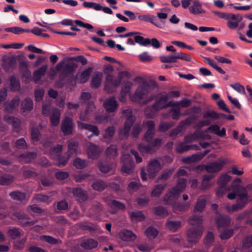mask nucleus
Returning <instances> with one entry per match:
<instances>
[{"mask_svg": "<svg viewBox=\"0 0 252 252\" xmlns=\"http://www.w3.org/2000/svg\"><path fill=\"white\" fill-rule=\"evenodd\" d=\"M168 96L167 94H162L152 105L148 106L144 110V114L148 118H154L159 110L171 105V102L167 103Z\"/></svg>", "mask_w": 252, "mask_h": 252, "instance_id": "f257e3e1", "label": "nucleus"}, {"mask_svg": "<svg viewBox=\"0 0 252 252\" xmlns=\"http://www.w3.org/2000/svg\"><path fill=\"white\" fill-rule=\"evenodd\" d=\"M186 178H180L175 186L173 187L164 197V203L166 205L172 204L177 200L180 194L183 192L187 186Z\"/></svg>", "mask_w": 252, "mask_h": 252, "instance_id": "f03ea898", "label": "nucleus"}, {"mask_svg": "<svg viewBox=\"0 0 252 252\" xmlns=\"http://www.w3.org/2000/svg\"><path fill=\"white\" fill-rule=\"evenodd\" d=\"M123 116L126 119L123 128L119 130V135L122 138H127L129 135L131 126L135 121V116L132 114L130 109H124L122 111Z\"/></svg>", "mask_w": 252, "mask_h": 252, "instance_id": "7ed1b4c3", "label": "nucleus"}, {"mask_svg": "<svg viewBox=\"0 0 252 252\" xmlns=\"http://www.w3.org/2000/svg\"><path fill=\"white\" fill-rule=\"evenodd\" d=\"M226 115L224 113H218L214 111H206L203 116L204 120L199 121L196 126L198 127L201 128L205 126H209L211 123L212 121L207 118H210L212 120H217L220 118H225Z\"/></svg>", "mask_w": 252, "mask_h": 252, "instance_id": "20e7f679", "label": "nucleus"}, {"mask_svg": "<svg viewBox=\"0 0 252 252\" xmlns=\"http://www.w3.org/2000/svg\"><path fill=\"white\" fill-rule=\"evenodd\" d=\"M150 90V86L146 82L141 83L137 88L135 94L130 96L132 101H139L144 98Z\"/></svg>", "mask_w": 252, "mask_h": 252, "instance_id": "39448f33", "label": "nucleus"}, {"mask_svg": "<svg viewBox=\"0 0 252 252\" xmlns=\"http://www.w3.org/2000/svg\"><path fill=\"white\" fill-rule=\"evenodd\" d=\"M13 216L17 219L18 224L23 227H27L33 225L37 221V220H32L29 221V216L23 212H16Z\"/></svg>", "mask_w": 252, "mask_h": 252, "instance_id": "423d86ee", "label": "nucleus"}, {"mask_svg": "<svg viewBox=\"0 0 252 252\" xmlns=\"http://www.w3.org/2000/svg\"><path fill=\"white\" fill-rule=\"evenodd\" d=\"M121 160L123 162L122 172L126 174H130L135 166L134 162L131 156L129 154H124L121 158Z\"/></svg>", "mask_w": 252, "mask_h": 252, "instance_id": "0eeeda50", "label": "nucleus"}, {"mask_svg": "<svg viewBox=\"0 0 252 252\" xmlns=\"http://www.w3.org/2000/svg\"><path fill=\"white\" fill-rule=\"evenodd\" d=\"M61 130L64 135H69L72 134L73 123L71 118L68 116L65 117L62 122Z\"/></svg>", "mask_w": 252, "mask_h": 252, "instance_id": "6e6552de", "label": "nucleus"}, {"mask_svg": "<svg viewBox=\"0 0 252 252\" xmlns=\"http://www.w3.org/2000/svg\"><path fill=\"white\" fill-rule=\"evenodd\" d=\"M64 64V61L59 62L56 66V70L60 71L63 69V72L68 75L73 73L77 68V65L74 63H68L63 66Z\"/></svg>", "mask_w": 252, "mask_h": 252, "instance_id": "1a4fd4ad", "label": "nucleus"}, {"mask_svg": "<svg viewBox=\"0 0 252 252\" xmlns=\"http://www.w3.org/2000/svg\"><path fill=\"white\" fill-rule=\"evenodd\" d=\"M203 229L201 226L192 227L187 233V237L190 242H195L202 235Z\"/></svg>", "mask_w": 252, "mask_h": 252, "instance_id": "9d476101", "label": "nucleus"}, {"mask_svg": "<svg viewBox=\"0 0 252 252\" xmlns=\"http://www.w3.org/2000/svg\"><path fill=\"white\" fill-rule=\"evenodd\" d=\"M119 78H115L114 76L108 74L106 77L104 89L108 92H111L114 88L119 86L121 84Z\"/></svg>", "mask_w": 252, "mask_h": 252, "instance_id": "9b49d317", "label": "nucleus"}, {"mask_svg": "<svg viewBox=\"0 0 252 252\" xmlns=\"http://www.w3.org/2000/svg\"><path fill=\"white\" fill-rule=\"evenodd\" d=\"M160 169V164L158 160L154 159L151 161L147 167L149 178L151 179L155 178Z\"/></svg>", "mask_w": 252, "mask_h": 252, "instance_id": "f8f14e48", "label": "nucleus"}, {"mask_svg": "<svg viewBox=\"0 0 252 252\" xmlns=\"http://www.w3.org/2000/svg\"><path fill=\"white\" fill-rule=\"evenodd\" d=\"M119 106L118 103L114 96L107 98L103 103V107L108 113L114 112Z\"/></svg>", "mask_w": 252, "mask_h": 252, "instance_id": "ddd939ff", "label": "nucleus"}, {"mask_svg": "<svg viewBox=\"0 0 252 252\" xmlns=\"http://www.w3.org/2000/svg\"><path fill=\"white\" fill-rule=\"evenodd\" d=\"M73 23H74L79 27L86 28L90 31L93 30L94 28L93 26L92 25L89 23H84L83 22L79 20H75L74 21H73L71 19H64L60 22V23L62 25L70 26L73 25Z\"/></svg>", "mask_w": 252, "mask_h": 252, "instance_id": "4468645a", "label": "nucleus"}, {"mask_svg": "<svg viewBox=\"0 0 252 252\" xmlns=\"http://www.w3.org/2000/svg\"><path fill=\"white\" fill-rule=\"evenodd\" d=\"M3 120L8 123L11 124L12 126L13 131L18 133L21 129V121L19 119L15 118L13 116H9L5 115Z\"/></svg>", "mask_w": 252, "mask_h": 252, "instance_id": "2eb2a0df", "label": "nucleus"}, {"mask_svg": "<svg viewBox=\"0 0 252 252\" xmlns=\"http://www.w3.org/2000/svg\"><path fill=\"white\" fill-rule=\"evenodd\" d=\"M225 162L223 160H220L219 161L212 162L206 165L205 169L209 173H216L220 171Z\"/></svg>", "mask_w": 252, "mask_h": 252, "instance_id": "dca6fc26", "label": "nucleus"}, {"mask_svg": "<svg viewBox=\"0 0 252 252\" xmlns=\"http://www.w3.org/2000/svg\"><path fill=\"white\" fill-rule=\"evenodd\" d=\"M77 124L79 129H86L89 131L92 132L95 136L99 135V131L98 130L97 126L92 124L82 123L79 121H77Z\"/></svg>", "mask_w": 252, "mask_h": 252, "instance_id": "f3484780", "label": "nucleus"}, {"mask_svg": "<svg viewBox=\"0 0 252 252\" xmlns=\"http://www.w3.org/2000/svg\"><path fill=\"white\" fill-rule=\"evenodd\" d=\"M16 61L13 57H7L3 59L2 66L6 72H11L15 67Z\"/></svg>", "mask_w": 252, "mask_h": 252, "instance_id": "a211bd4d", "label": "nucleus"}, {"mask_svg": "<svg viewBox=\"0 0 252 252\" xmlns=\"http://www.w3.org/2000/svg\"><path fill=\"white\" fill-rule=\"evenodd\" d=\"M73 196L79 201L83 202L88 198L87 192L80 188H75L72 189Z\"/></svg>", "mask_w": 252, "mask_h": 252, "instance_id": "6ab92c4d", "label": "nucleus"}, {"mask_svg": "<svg viewBox=\"0 0 252 252\" xmlns=\"http://www.w3.org/2000/svg\"><path fill=\"white\" fill-rule=\"evenodd\" d=\"M23 177L25 179L33 178L38 175L36 169L32 167L23 166L21 169Z\"/></svg>", "mask_w": 252, "mask_h": 252, "instance_id": "aec40b11", "label": "nucleus"}, {"mask_svg": "<svg viewBox=\"0 0 252 252\" xmlns=\"http://www.w3.org/2000/svg\"><path fill=\"white\" fill-rule=\"evenodd\" d=\"M210 150H206L204 151L203 153L199 154H193L190 156H189L185 158H184V162L190 163L196 161H198L202 159L204 156H205L209 152Z\"/></svg>", "mask_w": 252, "mask_h": 252, "instance_id": "412c9836", "label": "nucleus"}, {"mask_svg": "<svg viewBox=\"0 0 252 252\" xmlns=\"http://www.w3.org/2000/svg\"><path fill=\"white\" fill-rule=\"evenodd\" d=\"M61 112L58 108H53L50 115V120L51 124L53 126H57L59 125L60 118Z\"/></svg>", "mask_w": 252, "mask_h": 252, "instance_id": "4be33fe9", "label": "nucleus"}, {"mask_svg": "<svg viewBox=\"0 0 252 252\" xmlns=\"http://www.w3.org/2000/svg\"><path fill=\"white\" fill-rule=\"evenodd\" d=\"M19 103V98L18 97H14L10 102L4 103V110L8 113L12 112L16 109Z\"/></svg>", "mask_w": 252, "mask_h": 252, "instance_id": "5701e85b", "label": "nucleus"}, {"mask_svg": "<svg viewBox=\"0 0 252 252\" xmlns=\"http://www.w3.org/2000/svg\"><path fill=\"white\" fill-rule=\"evenodd\" d=\"M129 216L132 222H141L145 220V216L141 211L129 212Z\"/></svg>", "mask_w": 252, "mask_h": 252, "instance_id": "b1692460", "label": "nucleus"}, {"mask_svg": "<svg viewBox=\"0 0 252 252\" xmlns=\"http://www.w3.org/2000/svg\"><path fill=\"white\" fill-rule=\"evenodd\" d=\"M189 11L194 15L205 13V11L202 8L201 4L198 0L193 1L192 5L189 7Z\"/></svg>", "mask_w": 252, "mask_h": 252, "instance_id": "393cba45", "label": "nucleus"}, {"mask_svg": "<svg viewBox=\"0 0 252 252\" xmlns=\"http://www.w3.org/2000/svg\"><path fill=\"white\" fill-rule=\"evenodd\" d=\"M97 245V241L92 238L85 239L82 241L80 244L81 247L87 250H91L95 248Z\"/></svg>", "mask_w": 252, "mask_h": 252, "instance_id": "a878e982", "label": "nucleus"}, {"mask_svg": "<svg viewBox=\"0 0 252 252\" xmlns=\"http://www.w3.org/2000/svg\"><path fill=\"white\" fill-rule=\"evenodd\" d=\"M102 77V73L97 72L92 76L91 82V87L93 89H97L99 87Z\"/></svg>", "mask_w": 252, "mask_h": 252, "instance_id": "bb28decb", "label": "nucleus"}, {"mask_svg": "<svg viewBox=\"0 0 252 252\" xmlns=\"http://www.w3.org/2000/svg\"><path fill=\"white\" fill-rule=\"evenodd\" d=\"M218 227H224L228 226L230 223V219L227 216L219 215L216 220Z\"/></svg>", "mask_w": 252, "mask_h": 252, "instance_id": "cd10ccee", "label": "nucleus"}, {"mask_svg": "<svg viewBox=\"0 0 252 252\" xmlns=\"http://www.w3.org/2000/svg\"><path fill=\"white\" fill-rule=\"evenodd\" d=\"M100 150L99 148L94 145L91 144L88 150V155L89 158L93 159H96L99 156Z\"/></svg>", "mask_w": 252, "mask_h": 252, "instance_id": "c85d7f7f", "label": "nucleus"}, {"mask_svg": "<svg viewBox=\"0 0 252 252\" xmlns=\"http://www.w3.org/2000/svg\"><path fill=\"white\" fill-rule=\"evenodd\" d=\"M208 130L220 137H222L226 135L225 128L224 127H222L220 130V127L219 125L216 124L212 125L210 126L208 128Z\"/></svg>", "mask_w": 252, "mask_h": 252, "instance_id": "c756f323", "label": "nucleus"}, {"mask_svg": "<svg viewBox=\"0 0 252 252\" xmlns=\"http://www.w3.org/2000/svg\"><path fill=\"white\" fill-rule=\"evenodd\" d=\"M105 154L107 158L110 159L115 158L118 156L117 146L115 145H111L106 148Z\"/></svg>", "mask_w": 252, "mask_h": 252, "instance_id": "7c9ffc66", "label": "nucleus"}, {"mask_svg": "<svg viewBox=\"0 0 252 252\" xmlns=\"http://www.w3.org/2000/svg\"><path fill=\"white\" fill-rule=\"evenodd\" d=\"M120 236L122 239L125 241H134L136 238V236L131 231L123 230L120 233Z\"/></svg>", "mask_w": 252, "mask_h": 252, "instance_id": "2f4dec72", "label": "nucleus"}, {"mask_svg": "<svg viewBox=\"0 0 252 252\" xmlns=\"http://www.w3.org/2000/svg\"><path fill=\"white\" fill-rule=\"evenodd\" d=\"M195 119L194 116L188 117L185 120L181 121L177 127L182 132L186 129V126L191 124Z\"/></svg>", "mask_w": 252, "mask_h": 252, "instance_id": "473e14b6", "label": "nucleus"}, {"mask_svg": "<svg viewBox=\"0 0 252 252\" xmlns=\"http://www.w3.org/2000/svg\"><path fill=\"white\" fill-rule=\"evenodd\" d=\"M181 225L182 222L179 220H169L166 223V227L172 232L176 231Z\"/></svg>", "mask_w": 252, "mask_h": 252, "instance_id": "72a5a7b5", "label": "nucleus"}, {"mask_svg": "<svg viewBox=\"0 0 252 252\" xmlns=\"http://www.w3.org/2000/svg\"><path fill=\"white\" fill-rule=\"evenodd\" d=\"M22 230L19 228L13 227L9 228L7 231V234L11 239H16L21 235Z\"/></svg>", "mask_w": 252, "mask_h": 252, "instance_id": "f704fd0d", "label": "nucleus"}, {"mask_svg": "<svg viewBox=\"0 0 252 252\" xmlns=\"http://www.w3.org/2000/svg\"><path fill=\"white\" fill-rule=\"evenodd\" d=\"M63 145L57 144V145L52 147L49 150V154L53 158H57L63 151Z\"/></svg>", "mask_w": 252, "mask_h": 252, "instance_id": "c9c22d12", "label": "nucleus"}, {"mask_svg": "<svg viewBox=\"0 0 252 252\" xmlns=\"http://www.w3.org/2000/svg\"><path fill=\"white\" fill-rule=\"evenodd\" d=\"M32 100L29 97L25 99L22 102L21 108L23 112L30 111L33 108Z\"/></svg>", "mask_w": 252, "mask_h": 252, "instance_id": "e433bc0d", "label": "nucleus"}, {"mask_svg": "<svg viewBox=\"0 0 252 252\" xmlns=\"http://www.w3.org/2000/svg\"><path fill=\"white\" fill-rule=\"evenodd\" d=\"M206 205V199L205 198H198L194 207V212H202Z\"/></svg>", "mask_w": 252, "mask_h": 252, "instance_id": "4c0bfd02", "label": "nucleus"}, {"mask_svg": "<svg viewBox=\"0 0 252 252\" xmlns=\"http://www.w3.org/2000/svg\"><path fill=\"white\" fill-rule=\"evenodd\" d=\"M40 239L42 242H46L53 245L61 242L59 239H56L51 236L46 235L40 236Z\"/></svg>", "mask_w": 252, "mask_h": 252, "instance_id": "58836bf2", "label": "nucleus"}, {"mask_svg": "<svg viewBox=\"0 0 252 252\" xmlns=\"http://www.w3.org/2000/svg\"><path fill=\"white\" fill-rule=\"evenodd\" d=\"M36 154L34 152H28L23 153L20 155V157L26 163L30 162L32 159H34L36 157Z\"/></svg>", "mask_w": 252, "mask_h": 252, "instance_id": "ea45409f", "label": "nucleus"}, {"mask_svg": "<svg viewBox=\"0 0 252 252\" xmlns=\"http://www.w3.org/2000/svg\"><path fill=\"white\" fill-rule=\"evenodd\" d=\"M70 156L69 154L66 153L64 155L60 154L58 157L56 158V159L58 161V165L59 166H64L67 163L69 159L70 158Z\"/></svg>", "mask_w": 252, "mask_h": 252, "instance_id": "a19ab883", "label": "nucleus"}, {"mask_svg": "<svg viewBox=\"0 0 252 252\" xmlns=\"http://www.w3.org/2000/svg\"><path fill=\"white\" fill-rule=\"evenodd\" d=\"M9 196L13 199L18 201H23L26 198L25 193L19 190H15L10 192Z\"/></svg>", "mask_w": 252, "mask_h": 252, "instance_id": "79ce46f5", "label": "nucleus"}, {"mask_svg": "<svg viewBox=\"0 0 252 252\" xmlns=\"http://www.w3.org/2000/svg\"><path fill=\"white\" fill-rule=\"evenodd\" d=\"M159 58L160 62L163 63H177V62L176 53L167 56H162Z\"/></svg>", "mask_w": 252, "mask_h": 252, "instance_id": "37998d69", "label": "nucleus"}, {"mask_svg": "<svg viewBox=\"0 0 252 252\" xmlns=\"http://www.w3.org/2000/svg\"><path fill=\"white\" fill-rule=\"evenodd\" d=\"M202 221V217L200 215L192 216L189 220V224L193 225L192 227H198L199 226H201Z\"/></svg>", "mask_w": 252, "mask_h": 252, "instance_id": "c03bdc74", "label": "nucleus"}, {"mask_svg": "<svg viewBox=\"0 0 252 252\" xmlns=\"http://www.w3.org/2000/svg\"><path fill=\"white\" fill-rule=\"evenodd\" d=\"M158 233V230L153 226L148 227L145 231V234L149 239H154Z\"/></svg>", "mask_w": 252, "mask_h": 252, "instance_id": "a18cd8bd", "label": "nucleus"}, {"mask_svg": "<svg viewBox=\"0 0 252 252\" xmlns=\"http://www.w3.org/2000/svg\"><path fill=\"white\" fill-rule=\"evenodd\" d=\"M14 180L13 176L4 174L0 176V185L2 186L11 184Z\"/></svg>", "mask_w": 252, "mask_h": 252, "instance_id": "49530a36", "label": "nucleus"}, {"mask_svg": "<svg viewBox=\"0 0 252 252\" xmlns=\"http://www.w3.org/2000/svg\"><path fill=\"white\" fill-rule=\"evenodd\" d=\"M135 42L143 46H146L151 44V40L149 38H144L143 36L135 35L134 37Z\"/></svg>", "mask_w": 252, "mask_h": 252, "instance_id": "de8ad7c7", "label": "nucleus"}, {"mask_svg": "<svg viewBox=\"0 0 252 252\" xmlns=\"http://www.w3.org/2000/svg\"><path fill=\"white\" fill-rule=\"evenodd\" d=\"M88 161L86 160L76 158L73 161V165L77 169H82L86 167Z\"/></svg>", "mask_w": 252, "mask_h": 252, "instance_id": "09e8293b", "label": "nucleus"}, {"mask_svg": "<svg viewBox=\"0 0 252 252\" xmlns=\"http://www.w3.org/2000/svg\"><path fill=\"white\" fill-rule=\"evenodd\" d=\"M190 203L189 202H176L174 205V208L179 211H185L188 210L190 206Z\"/></svg>", "mask_w": 252, "mask_h": 252, "instance_id": "8fccbe9b", "label": "nucleus"}, {"mask_svg": "<svg viewBox=\"0 0 252 252\" xmlns=\"http://www.w3.org/2000/svg\"><path fill=\"white\" fill-rule=\"evenodd\" d=\"M166 186L165 184H158L155 186L151 192V195L154 197L159 196Z\"/></svg>", "mask_w": 252, "mask_h": 252, "instance_id": "3c124183", "label": "nucleus"}, {"mask_svg": "<svg viewBox=\"0 0 252 252\" xmlns=\"http://www.w3.org/2000/svg\"><path fill=\"white\" fill-rule=\"evenodd\" d=\"M47 69V66L46 65H43L37 70H35L33 72V76L37 80H39L41 77L44 75Z\"/></svg>", "mask_w": 252, "mask_h": 252, "instance_id": "603ef678", "label": "nucleus"}, {"mask_svg": "<svg viewBox=\"0 0 252 252\" xmlns=\"http://www.w3.org/2000/svg\"><path fill=\"white\" fill-rule=\"evenodd\" d=\"M10 87L11 90L13 91H18L20 89L19 81L14 76L10 77Z\"/></svg>", "mask_w": 252, "mask_h": 252, "instance_id": "864d4df0", "label": "nucleus"}, {"mask_svg": "<svg viewBox=\"0 0 252 252\" xmlns=\"http://www.w3.org/2000/svg\"><path fill=\"white\" fill-rule=\"evenodd\" d=\"M92 186L94 189L101 191L106 187V185L103 181L97 180L93 183Z\"/></svg>", "mask_w": 252, "mask_h": 252, "instance_id": "5fc2aeb1", "label": "nucleus"}, {"mask_svg": "<svg viewBox=\"0 0 252 252\" xmlns=\"http://www.w3.org/2000/svg\"><path fill=\"white\" fill-rule=\"evenodd\" d=\"M154 213L155 215L159 216H166L168 213L167 209L161 206H157L154 209Z\"/></svg>", "mask_w": 252, "mask_h": 252, "instance_id": "6e6d98bb", "label": "nucleus"}, {"mask_svg": "<svg viewBox=\"0 0 252 252\" xmlns=\"http://www.w3.org/2000/svg\"><path fill=\"white\" fill-rule=\"evenodd\" d=\"M109 205L111 208H116L122 211L125 210L126 208L125 204L116 200H111Z\"/></svg>", "mask_w": 252, "mask_h": 252, "instance_id": "4d7b16f0", "label": "nucleus"}, {"mask_svg": "<svg viewBox=\"0 0 252 252\" xmlns=\"http://www.w3.org/2000/svg\"><path fill=\"white\" fill-rule=\"evenodd\" d=\"M78 147V144L77 142L74 141H70L68 144V151L66 153L71 156L72 155L76 153Z\"/></svg>", "mask_w": 252, "mask_h": 252, "instance_id": "13d9d810", "label": "nucleus"}, {"mask_svg": "<svg viewBox=\"0 0 252 252\" xmlns=\"http://www.w3.org/2000/svg\"><path fill=\"white\" fill-rule=\"evenodd\" d=\"M92 71V68L91 67H89L86 69H85L81 74V79L80 81L82 83H86L90 76L91 75V72Z\"/></svg>", "mask_w": 252, "mask_h": 252, "instance_id": "bf43d9fd", "label": "nucleus"}, {"mask_svg": "<svg viewBox=\"0 0 252 252\" xmlns=\"http://www.w3.org/2000/svg\"><path fill=\"white\" fill-rule=\"evenodd\" d=\"M83 6L85 8H94L96 11L101 10L102 8L100 4L93 2L84 1Z\"/></svg>", "mask_w": 252, "mask_h": 252, "instance_id": "052dcab7", "label": "nucleus"}, {"mask_svg": "<svg viewBox=\"0 0 252 252\" xmlns=\"http://www.w3.org/2000/svg\"><path fill=\"white\" fill-rule=\"evenodd\" d=\"M174 125L175 123L174 122H161L159 125L158 130L162 132H165L174 126Z\"/></svg>", "mask_w": 252, "mask_h": 252, "instance_id": "680f3d73", "label": "nucleus"}, {"mask_svg": "<svg viewBox=\"0 0 252 252\" xmlns=\"http://www.w3.org/2000/svg\"><path fill=\"white\" fill-rule=\"evenodd\" d=\"M115 128L114 126L107 127L105 130L104 138L107 140H110L115 133Z\"/></svg>", "mask_w": 252, "mask_h": 252, "instance_id": "e2e57ef3", "label": "nucleus"}, {"mask_svg": "<svg viewBox=\"0 0 252 252\" xmlns=\"http://www.w3.org/2000/svg\"><path fill=\"white\" fill-rule=\"evenodd\" d=\"M138 19L140 21L152 23L153 20H156V17L150 14L139 15L138 16Z\"/></svg>", "mask_w": 252, "mask_h": 252, "instance_id": "0e129e2a", "label": "nucleus"}, {"mask_svg": "<svg viewBox=\"0 0 252 252\" xmlns=\"http://www.w3.org/2000/svg\"><path fill=\"white\" fill-rule=\"evenodd\" d=\"M99 170L103 173H108L111 169L110 166L106 162L99 161L97 164Z\"/></svg>", "mask_w": 252, "mask_h": 252, "instance_id": "69168bd1", "label": "nucleus"}, {"mask_svg": "<svg viewBox=\"0 0 252 252\" xmlns=\"http://www.w3.org/2000/svg\"><path fill=\"white\" fill-rule=\"evenodd\" d=\"M28 210L32 215H34L35 214H40L42 212V209L34 204L29 206Z\"/></svg>", "mask_w": 252, "mask_h": 252, "instance_id": "338daca9", "label": "nucleus"}, {"mask_svg": "<svg viewBox=\"0 0 252 252\" xmlns=\"http://www.w3.org/2000/svg\"><path fill=\"white\" fill-rule=\"evenodd\" d=\"M31 139L33 142H37L40 138V132L38 128H33L31 132Z\"/></svg>", "mask_w": 252, "mask_h": 252, "instance_id": "774afa93", "label": "nucleus"}]
</instances>
